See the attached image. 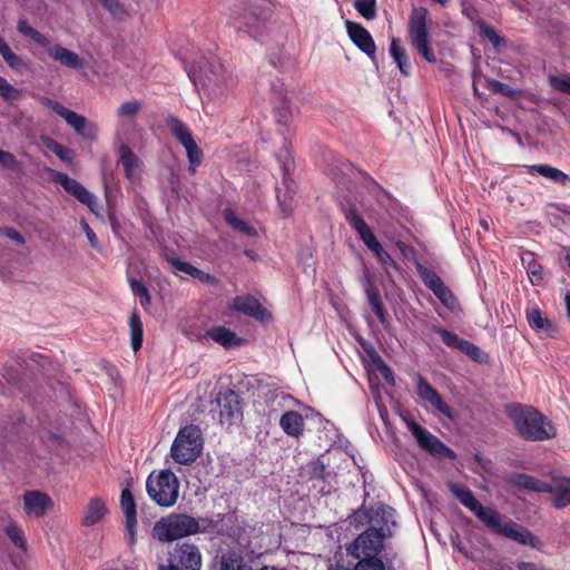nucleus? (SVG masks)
<instances>
[{
	"instance_id": "obj_1",
	"label": "nucleus",
	"mask_w": 570,
	"mask_h": 570,
	"mask_svg": "<svg viewBox=\"0 0 570 570\" xmlns=\"http://www.w3.org/2000/svg\"><path fill=\"white\" fill-rule=\"evenodd\" d=\"M508 414L518 433L529 441H546L557 435L556 428L532 406L512 405Z\"/></svg>"
},
{
	"instance_id": "obj_2",
	"label": "nucleus",
	"mask_w": 570,
	"mask_h": 570,
	"mask_svg": "<svg viewBox=\"0 0 570 570\" xmlns=\"http://www.w3.org/2000/svg\"><path fill=\"white\" fill-rule=\"evenodd\" d=\"M271 10L261 4L238 3L230 9V23L252 38L262 40L269 32Z\"/></svg>"
},
{
	"instance_id": "obj_3",
	"label": "nucleus",
	"mask_w": 570,
	"mask_h": 570,
	"mask_svg": "<svg viewBox=\"0 0 570 570\" xmlns=\"http://www.w3.org/2000/svg\"><path fill=\"white\" fill-rule=\"evenodd\" d=\"M409 41L410 45L428 62H436V55L430 47L429 11L423 7L412 9L409 17Z\"/></svg>"
},
{
	"instance_id": "obj_4",
	"label": "nucleus",
	"mask_w": 570,
	"mask_h": 570,
	"mask_svg": "<svg viewBox=\"0 0 570 570\" xmlns=\"http://www.w3.org/2000/svg\"><path fill=\"white\" fill-rule=\"evenodd\" d=\"M188 75L196 87H202L213 95L223 92L225 69L218 58L202 57Z\"/></svg>"
},
{
	"instance_id": "obj_5",
	"label": "nucleus",
	"mask_w": 570,
	"mask_h": 570,
	"mask_svg": "<svg viewBox=\"0 0 570 570\" xmlns=\"http://www.w3.org/2000/svg\"><path fill=\"white\" fill-rule=\"evenodd\" d=\"M196 518L185 513H170L158 520L153 537L160 542H171L197 533Z\"/></svg>"
},
{
	"instance_id": "obj_6",
	"label": "nucleus",
	"mask_w": 570,
	"mask_h": 570,
	"mask_svg": "<svg viewBox=\"0 0 570 570\" xmlns=\"http://www.w3.org/2000/svg\"><path fill=\"white\" fill-rule=\"evenodd\" d=\"M146 489L148 495L161 507H173L178 499L179 481L169 470L149 474Z\"/></svg>"
},
{
	"instance_id": "obj_7",
	"label": "nucleus",
	"mask_w": 570,
	"mask_h": 570,
	"mask_svg": "<svg viewBox=\"0 0 570 570\" xmlns=\"http://www.w3.org/2000/svg\"><path fill=\"white\" fill-rule=\"evenodd\" d=\"M202 449V432L198 426L191 424L179 430L170 452L177 463L189 464L199 456Z\"/></svg>"
},
{
	"instance_id": "obj_8",
	"label": "nucleus",
	"mask_w": 570,
	"mask_h": 570,
	"mask_svg": "<svg viewBox=\"0 0 570 570\" xmlns=\"http://www.w3.org/2000/svg\"><path fill=\"white\" fill-rule=\"evenodd\" d=\"M167 127L169 128L173 136L180 142L185 148L190 173H195L196 168L200 165L203 153L199 149L191 130L177 117L168 116L166 119Z\"/></svg>"
},
{
	"instance_id": "obj_9",
	"label": "nucleus",
	"mask_w": 570,
	"mask_h": 570,
	"mask_svg": "<svg viewBox=\"0 0 570 570\" xmlns=\"http://www.w3.org/2000/svg\"><path fill=\"white\" fill-rule=\"evenodd\" d=\"M383 529L370 528L362 532L347 548V553L357 559L377 558L383 548Z\"/></svg>"
},
{
	"instance_id": "obj_10",
	"label": "nucleus",
	"mask_w": 570,
	"mask_h": 570,
	"mask_svg": "<svg viewBox=\"0 0 570 570\" xmlns=\"http://www.w3.org/2000/svg\"><path fill=\"white\" fill-rule=\"evenodd\" d=\"M415 393L424 406H430L435 412L450 420L456 417L454 410L443 400L441 394L428 382L425 377L415 374Z\"/></svg>"
},
{
	"instance_id": "obj_11",
	"label": "nucleus",
	"mask_w": 570,
	"mask_h": 570,
	"mask_svg": "<svg viewBox=\"0 0 570 570\" xmlns=\"http://www.w3.org/2000/svg\"><path fill=\"white\" fill-rule=\"evenodd\" d=\"M168 564L177 570H200L202 553L195 544H176L168 554Z\"/></svg>"
},
{
	"instance_id": "obj_12",
	"label": "nucleus",
	"mask_w": 570,
	"mask_h": 570,
	"mask_svg": "<svg viewBox=\"0 0 570 570\" xmlns=\"http://www.w3.org/2000/svg\"><path fill=\"white\" fill-rule=\"evenodd\" d=\"M407 428L415 438L420 448L428 451L430 454L434 456H444L450 460L455 459L454 451L448 448L441 440H439L435 435H433L426 429L422 428L416 422H409Z\"/></svg>"
},
{
	"instance_id": "obj_13",
	"label": "nucleus",
	"mask_w": 570,
	"mask_h": 570,
	"mask_svg": "<svg viewBox=\"0 0 570 570\" xmlns=\"http://www.w3.org/2000/svg\"><path fill=\"white\" fill-rule=\"evenodd\" d=\"M417 272L424 285L433 292L440 302L450 311L458 308V301L443 281L431 269L417 264Z\"/></svg>"
},
{
	"instance_id": "obj_14",
	"label": "nucleus",
	"mask_w": 570,
	"mask_h": 570,
	"mask_svg": "<svg viewBox=\"0 0 570 570\" xmlns=\"http://www.w3.org/2000/svg\"><path fill=\"white\" fill-rule=\"evenodd\" d=\"M55 180L60 184L68 193L75 196L80 203L85 204L92 213H97V197L78 180L70 178L63 173H57Z\"/></svg>"
},
{
	"instance_id": "obj_15",
	"label": "nucleus",
	"mask_w": 570,
	"mask_h": 570,
	"mask_svg": "<svg viewBox=\"0 0 570 570\" xmlns=\"http://www.w3.org/2000/svg\"><path fill=\"white\" fill-rule=\"evenodd\" d=\"M347 35L352 42L372 60L375 59L376 46L371 33L360 23L345 21Z\"/></svg>"
},
{
	"instance_id": "obj_16",
	"label": "nucleus",
	"mask_w": 570,
	"mask_h": 570,
	"mask_svg": "<svg viewBox=\"0 0 570 570\" xmlns=\"http://www.w3.org/2000/svg\"><path fill=\"white\" fill-rule=\"evenodd\" d=\"M219 409L220 423H233L240 416V404L238 395L232 391L219 393L216 399Z\"/></svg>"
},
{
	"instance_id": "obj_17",
	"label": "nucleus",
	"mask_w": 570,
	"mask_h": 570,
	"mask_svg": "<svg viewBox=\"0 0 570 570\" xmlns=\"http://www.w3.org/2000/svg\"><path fill=\"white\" fill-rule=\"evenodd\" d=\"M52 504L50 497L43 492L31 490L23 494V510L29 517H42Z\"/></svg>"
},
{
	"instance_id": "obj_18",
	"label": "nucleus",
	"mask_w": 570,
	"mask_h": 570,
	"mask_svg": "<svg viewBox=\"0 0 570 570\" xmlns=\"http://www.w3.org/2000/svg\"><path fill=\"white\" fill-rule=\"evenodd\" d=\"M549 494L556 509L570 505V478L563 475L553 476L550 480Z\"/></svg>"
},
{
	"instance_id": "obj_19",
	"label": "nucleus",
	"mask_w": 570,
	"mask_h": 570,
	"mask_svg": "<svg viewBox=\"0 0 570 570\" xmlns=\"http://www.w3.org/2000/svg\"><path fill=\"white\" fill-rule=\"evenodd\" d=\"M345 217L370 250L375 252L376 249H381L382 245L355 209L346 212Z\"/></svg>"
},
{
	"instance_id": "obj_20",
	"label": "nucleus",
	"mask_w": 570,
	"mask_h": 570,
	"mask_svg": "<svg viewBox=\"0 0 570 570\" xmlns=\"http://www.w3.org/2000/svg\"><path fill=\"white\" fill-rule=\"evenodd\" d=\"M65 121L82 138L87 140L97 139V125L89 121L85 116H81L72 110H69V112L65 117Z\"/></svg>"
},
{
	"instance_id": "obj_21",
	"label": "nucleus",
	"mask_w": 570,
	"mask_h": 570,
	"mask_svg": "<svg viewBox=\"0 0 570 570\" xmlns=\"http://www.w3.org/2000/svg\"><path fill=\"white\" fill-rule=\"evenodd\" d=\"M230 307L259 321H264L267 316L266 309L254 296L250 295L237 296L234 298Z\"/></svg>"
},
{
	"instance_id": "obj_22",
	"label": "nucleus",
	"mask_w": 570,
	"mask_h": 570,
	"mask_svg": "<svg viewBox=\"0 0 570 570\" xmlns=\"http://www.w3.org/2000/svg\"><path fill=\"white\" fill-rule=\"evenodd\" d=\"M119 161L127 179L137 183L141 177V161L127 145H121L119 148Z\"/></svg>"
},
{
	"instance_id": "obj_23",
	"label": "nucleus",
	"mask_w": 570,
	"mask_h": 570,
	"mask_svg": "<svg viewBox=\"0 0 570 570\" xmlns=\"http://www.w3.org/2000/svg\"><path fill=\"white\" fill-rule=\"evenodd\" d=\"M47 49L48 55L55 61H58L61 66L71 68V69H80L83 67L82 59L72 50H69L60 45H51L49 41V46L45 47Z\"/></svg>"
},
{
	"instance_id": "obj_24",
	"label": "nucleus",
	"mask_w": 570,
	"mask_h": 570,
	"mask_svg": "<svg viewBox=\"0 0 570 570\" xmlns=\"http://www.w3.org/2000/svg\"><path fill=\"white\" fill-rule=\"evenodd\" d=\"M509 482L513 487L537 493H548L550 481H542L525 473H513L509 476Z\"/></svg>"
},
{
	"instance_id": "obj_25",
	"label": "nucleus",
	"mask_w": 570,
	"mask_h": 570,
	"mask_svg": "<svg viewBox=\"0 0 570 570\" xmlns=\"http://www.w3.org/2000/svg\"><path fill=\"white\" fill-rule=\"evenodd\" d=\"M120 504L121 509L125 513V523L126 528L130 535V541H134L135 530L137 527V518H136V504L134 501V497L128 489H124L120 495Z\"/></svg>"
},
{
	"instance_id": "obj_26",
	"label": "nucleus",
	"mask_w": 570,
	"mask_h": 570,
	"mask_svg": "<svg viewBox=\"0 0 570 570\" xmlns=\"http://www.w3.org/2000/svg\"><path fill=\"white\" fill-rule=\"evenodd\" d=\"M499 534L512 539L521 544L534 547L535 538L532 533L514 522H504Z\"/></svg>"
},
{
	"instance_id": "obj_27",
	"label": "nucleus",
	"mask_w": 570,
	"mask_h": 570,
	"mask_svg": "<svg viewBox=\"0 0 570 570\" xmlns=\"http://www.w3.org/2000/svg\"><path fill=\"white\" fill-rule=\"evenodd\" d=\"M279 425L285 434L298 438L304 432V419L296 411H287L279 419Z\"/></svg>"
},
{
	"instance_id": "obj_28",
	"label": "nucleus",
	"mask_w": 570,
	"mask_h": 570,
	"mask_svg": "<svg viewBox=\"0 0 570 570\" xmlns=\"http://www.w3.org/2000/svg\"><path fill=\"white\" fill-rule=\"evenodd\" d=\"M363 285L365 288V294L367 297V302L371 305L373 312L377 316L381 323L385 322V311L383 304L381 302L380 293L370 279L368 276H365L363 279Z\"/></svg>"
},
{
	"instance_id": "obj_29",
	"label": "nucleus",
	"mask_w": 570,
	"mask_h": 570,
	"mask_svg": "<svg viewBox=\"0 0 570 570\" xmlns=\"http://www.w3.org/2000/svg\"><path fill=\"white\" fill-rule=\"evenodd\" d=\"M390 55L397 65L401 73L409 76L411 73V62L405 49L401 46V40L399 38H392Z\"/></svg>"
},
{
	"instance_id": "obj_30",
	"label": "nucleus",
	"mask_w": 570,
	"mask_h": 570,
	"mask_svg": "<svg viewBox=\"0 0 570 570\" xmlns=\"http://www.w3.org/2000/svg\"><path fill=\"white\" fill-rule=\"evenodd\" d=\"M528 170L530 174H538L540 176H543L550 180H553L556 183H560L562 185H566L570 181V177L564 174L562 170L551 167L549 165H532L528 166Z\"/></svg>"
},
{
	"instance_id": "obj_31",
	"label": "nucleus",
	"mask_w": 570,
	"mask_h": 570,
	"mask_svg": "<svg viewBox=\"0 0 570 570\" xmlns=\"http://www.w3.org/2000/svg\"><path fill=\"white\" fill-rule=\"evenodd\" d=\"M473 513L495 533H499L500 529L504 523L502 522L501 517L498 512H495L491 508H484L481 504L476 507Z\"/></svg>"
},
{
	"instance_id": "obj_32",
	"label": "nucleus",
	"mask_w": 570,
	"mask_h": 570,
	"mask_svg": "<svg viewBox=\"0 0 570 570\" xmlns=\"http://www.w3.org/2000/svg\"><path fill=\"white\" fill-rule=\"evenodd\" d=\"M207 336L224 347H232L238 344L236 334L224 326H215L208 330Z\"/></svg>"
},
{
	"instance_id": "obj_33",
	"label": "nucleus",
	"mask_w": 570,
	"mask_h": 570,
	"mask_svg": "<svg viewBox=\"0 0 570 570\" xmlns=\"http://www.w3.org/2000/svg\"><path fill=\"white\" fill-rule=\"evenodd\" d=\"M106 513V507L99 499H91L85 510L82 523L94 525L98 523Z\"/></svg>"
},
{
	"instance_id": "obj_34",
	"label": "nucleus",
	"mask_w": 570,
	"mask_h": 570,
	"mask_svg": "<svg viewBox=\"0 0 570 570\" xmlns=\"http://www.w3.org/2000/svg\"><path fill=\"white\" fill-rule=\"evenodd\" d=\"M130 327V344L135 352H137L142 344L144 330L142 322L136 312H132L129 318Z\"/></svg>"
},
{
	"instance_id": "obj_35",
	"label": "nucleus",
	"mask_w": 570,
	"mask_h": 570,
	"mask_svg": "<svg viewBox=\"0 0 570 570\" xmlns=\"http://www.w3.org/2000/svg\"><path fill=\"white\" fill-rule=\"evenodd\" d=\"M0 55L6 63L13 70H20L27 67L24 60L14 53L10 46L0 37Z\"/></svg>"
},
{
	"instance_id": "obj_36",
	"label": "nucleus",
	"mask_w": 570,
	"mask_h": 570,
	"mask_svg": "<svg viewBox=\"0 0 570 570\" xmlns=\"http://www.w3.org/2000/svg\"><path fill=\"white\" fill-rule=\"evenodd\" d=\"M451 490L455 498L470 511H474L480 502L474 498L472 491L465 487L453 484Z\"/></svg>"
},
{
	"instance_id": "obj_37",
	"label": "nucleus",
	"mask_w": 570,
	"mask_h": 570,
	"mask_svg": "<svg viewBox=\"0 0 570 570\" xmlns=\"http://www.w3.org/2000/svg\"><path fill=\"white\" fill-rule=\"evenodd\" d=\"M527 320L529 325L537 331H548L552 327L551 322L535 307L528 309Z\"/></svg>"
},
{
	"instance_id": "obj_38",
	"label": "nucleus",
	"mask_w": 570,
	"mask_h": 570,
	"mask_svg": "<svg viewBox=\"0 0 570 570\" xmlns=\"http://www.w3.org/2000/svg\"><path fill=\"white\" fill-rule=\"evenodd\" d=\"M46 147L52 151L60 160L65 163H71L75 158V153L72 149L59 144L52 138H46L45 140Z\"/></svg>"
},
{
	"instance_id": "obj_39",
	"label": "nucleus",
	"mask_w": 570,
	"mask_h": 570,
	"mask_svg": "<svg viewBox=\"0 0 570 570\" xmlns=\"http://www.w3.org/2000/svg\"><path fill=\"white\" fill-rule=\"evenodd\" d=\"M17 29L20 33L29 37L31 40H33L41 47L49 46V39L45 35L32 28L26 20H19Z\"/></svg>"
},
{
	"instance_id": "obj_40",
	"label": "nucleus",
	"mask_w": 570,
	"mask_h": 570,
	"mask_svg": "<svg viewBox=\"0 0 570 570\" xmlns=\"http://www.w3.org/2000/svg\"><path fill=\"white\" fill-rule=\"evenodd\" d=\"M129 284L132 293L139 296L140 305L147 308L151 304V297L146 285L141 281L135 278L130 279Z\"/></svg>"
},
{
	"instance_id": "obj_41",
	"label": "nucleus",
	"mask_w": 570,
	"mask_h": 570,
	"mask_svg": "<svg viewBox=\"0 0 570 570\" xmlns=\"http://www.w3.org/2000/svg\"><path fill=\"white\" fill-rule=\"evenodd\" d=\"M4 532L14 546H17L18 548H20L22 550H26V541H24L22 531L17 522L10 521L4 527Z\"/></svg>"
},
{
	"instance_id": "obj_42",
	"label": "nucleus",
	"mask_w": 570,
	"mask_h": 570,
	"mask_svg": "<svg viewBox=\"0 0 570 570\" xmlns=\"http://www.w3.org/2000/svg\"><path fill=\"white\" fill-rule=\"evenodd\" d=\"M354 8L366 20H373L376 17V0H355Z\"/></svg>"
},
{
	"instance_id": "obj_43",
	"label": "nucleus",
	"mask_w": 570,
	"mask_h": 570,
	"mask_svg": "<svg viewBox=\"0 0 570 570\" xmlns=\"http://www.w3.org/2000/svg\"><path fill=\"white\" fill-rule=\"evenodd\" d=\"M435 332L440 334L443 343L449 347H453L460 351L463 344L465 343V340L460 338L456 334L445 328L436 327Z\"/></svg>"
},
{
	"instance_id": "obj_44",
	"label": "nucleus",
	"mask_w": 570,
	"mask_h": 570,
	"mask_svg": "<svg viewBox=\"0 0 570 570\" xmlns=\"http://www.w3.org/2000/svg\"><path fill=\"white\" fill-rule=\"evenodd\" d=\"M141 109V105L137 100L124 102L117 110V116L121 119H132Z\"/></svg>"
},
{
	"instance_id": "obj_45",
	"label": "nucleus",
	"mask_w": 570,
	"mask_h": 570,
	"mask_svg": "<svg viewBox=\"0 0 570 570\" xmlns=\"http://www.w3.org/2000/svg\"><path fill=\"white\" fill-rule=\"evenodd\" d=\"M99 2L110 12L117 20H124L127 11L118 0H99Z\"/></svg>"
},
{
	"instance_id": "obj_46",
	"label": "nucleus",
	"mask_w": 570,
	"mask_h": 570,
	"mask_svg": "<svg viewBox=\"0 0 570 570\" xmlns=\"http://www.w3.org/2000/svg\"><path fill=\"white\" fill-rule=\"evenodd\" d=\"M0 96L6 101L12 102L20 97V91L9 83L6 78L0 76Z\"/></svg>"
},
{
	"instance_id": "obj_47",
	"label": "nucleus",
	"mask_w": 570,
	"mask_h": 570,
	"mask_svg": "<svg viewBox=\"0 0 570 570\" xmlns=\"http://www.w3.org/2000/svg\"><path fill=\"white\" fill-rule=\"evenodd\" d=\"M226 219L228 224H230L235 229L248 235L254 236L256 234V230L254 227L248 226L246 222L237 218L232 212H228L226 214Z\"/></svg>"
},
{
	"instance_id": "obj_48",
	"label": "nucleus",
	"mask_w": 570,
	"mask_h": 570,
	"mask_svg": "<svg viewBox=\"0 0 570 570\" xmlns=\"http://www.w3.org/2000/svg\"><path fill=\"white\" fill-rule=\"evenodd\" d=\"M480 33L482 37L487 38L494 48H500L504 43V39L501 38L492 27L485 23H480Z\"/></svg>"
},
{
	"instance_id": "obj_49",
	"label": "nucleus",
	"mask_w": 570,
	"mask_h": 570,
	"mask_svg": "<svg viewBox=\"0 0 570 570\" xmlns=\"http://www.w3.org/2000/svg\"><path fill=\"white\" fill-rule=\"evenodd\" d=\"M549 82L553 89L570 95V75L550 76Z\"/></svg>"
},
{
	"instance_id": "obj_50",
	"label": "nucleus",
	"mask_w": 570,
	"mask_h": 570,
	"mask_svg": "<svg viewBox=\"0 0 570 570\" xmlns=\"http://www.w3.org/2000/svg\"><path fill=\"white\" fill-rule=\"evenodd\" d=\"M549 82L553 89L570 95V75L550 76Z\"/></svg>"
},
{
	"instance_id": "obj_51",
	"label": "nucleus",
	"mask_w": 570,
	"mask_h": 570,
	"mask_svg": "<svg viewBox=\"0 0 570 570\" xmlns=\"http://www.w3.org/2000/svg\"><path fill=\"white\" fill-rule=\"evenodd\" d=\"M354 570H385V566L379 558H365L358 560Z\"/></svg>"
},
{
	"instance_id": "obj_52",
	"label": "nucleus",
	"mask_w": 570,
	"mask_h": 570,
	"mask_svg": "<svg viewBox=\"0 0 570 570\" xmlns=\"http://www.w3.org/2000/svg\"><path fill=\"white\" fill-rule=\"evenodd\" d=\"M487 87L495 94H501L505 97H512L514 94V90L507 83H503L495 79H488L487 80Z\"/></svg>"
},
{
	"instance_id": "obj_53",
	"label": "nucleus",
	"mask_w": 570,
	"mask_h": 570,
	"mask_svg": "<svg viewBox=\"0 0 570 570\" xmlns=\"http://www.w3.org/2000/svg\"><path fill=\"white\" fill-rule=\"evenodd\" d=\"M39 101L43 107L51 109L52 111H55L57 115H59L63 119L70 110V109L66 108L65 106H62L61 104H59L58 101H55L48 97H40Z\"/></svg>"
},
{
	"instance_id": "obj_54",
	"label": "nucleus",
	"mask_w": 570,
	"mask_h": 570,
	"mask_svg": "<svg viewBox=\"0 0 570 570\" xmlns=\"http://www.w3.org/2000/svg\"><path fill=\"white\" fill-rule=\"evenodd\" d=\"M168 263L178 272L185 273L194 278L197 267L191 264L180 261L179 258H168Z\"/></svg>"
},
{
	"instance_id": "obj_55",
	"label": "nucleus",
	"mask_w": 570,
	"mask_h": 570,
	"mask_svg": "<svg viewBox=\"0 0 570 570\" xmlns=\"http://www.w3.org/2000/svg\"><path fill=\"white\" fill-rule=\"evenodd\" d=\"M197 533H214L217 530L218 521L209 518L196 519Z\"/></svg>"
},
{
	"instance_id": "obj_56",
	"label": "nucleus",
	"mask_w": 570,
	"mask_h": 570,
	"mask_svg": "<svg viewBox=\"0 0 570 570\" xmlns=\"http://www.w3.org/2000/svg\"><path fill=\"white\" fill-rule=\"evenodd\" d=\"M376 256L377 261L381 263L382 267L387 272L389 268H396V264L394 259L391 257V255L384 250V248L381 246V249H376L373 252Z\"/></svg>"
},
{
	"instance_id": "obj_57",
	"label": "nucleus",
	"mask_w": 570,
	"mask_h": 570,
	"mask_svg": "<svg viewBox=\"0 0 570 570\" xmlns=\"http://www.w3.org/2000/svg\"><path fill=\"white\" fill-rule=\"evenodd\" d=\"M528 276L530 278V282L532 285H538L543 279V272L540 264L537 262L531 264L529 263V266L527 268Z\"/></svg>"
},
{
	"instance_id": "obj_58",
	"label": "nucleus",
	"mask_w": 570,
	"mask_h": 570,
	"mask_svg": "<svg viewBox=\"0 0 570 570\" xmlns=\"http://www.w3.org/2000/svg\"><path fill=\"white\" fill-rule=\"evenodd\" d=\"M277 159L278 161L282 164V168H283V171H284V183H286L287 180V174L289 171V168H291V155H289V151L287 149H284L279 153V155L277 156Z\"/></svg>"
},
{
	"instance_id": "obj_59",
	"label": "nucleus",
	"mask_w": 570,
	"mask_h": 570,
	"mask_svg": "<svg viewBox=\"0 0 570 570\" xmlns=\"http://www.w3.org/2000/svg\"><path fill=\"white\" fill-rule=\"evenodd\" d=\"M222 570H252L248 566L242 563L240 561L234 559H223L222 560Z\"/></svg>"
},
{
	"instance_id": "obj_60",
	"label": "nucleus",
	"mask_w": 570,
	"mask_h": 570,
	"mask_svg": "<svg viewBox=\"0 0 570 570\" xmlns=\"http://www.w3.org/2000/svg\"><path fill=\"white\" fill-rule=\"evenodd\" d=\"M307 468H308V473H309L311 478L317 479V478L323 476L325 468L321 461H318V460L312 461L308 463Z\"/></svg>"
},
{
	"instance_id": "obj_61",
	"label": "nucleus",
	"mask_w": 570,
	"mask_h": 570,
	"mask_svg": "<svg viewBox=\"0 0 570 570\" xmlns=\"http://www.w3.org/2000/svg\"><path fill=\"white\" fill-rule=\"evenodd\" d=\"M0 165L9 169H14L17 167V160L12 154L2 150L0 153Z\"/></svg>"
},
{
	"instance_id": "obj_62",
	"label": "nucleus",
	"mask_w": 570,
	"mask_h": 570,
	"mask_svg": "<svg viewBox=\"0 0 570 570\" xmlns=\"http://www.w3.org/2000/svg\"><path fill=\"white\" fill-rule=\"evenodd\" d=\"M277 199L283 213L288 215L292 212V196L289 193H285L283 196L277 194Z\"/></svg>"
},
{
	"instance_id": "obj_63",
	"label": "nucleus",
	"mask_w": 570,
	"mask_h": 570,
	"mask_svg": "<svg viewBox=\"0 0 570 570\" xmlns=\"http://www.w3.org/2000/svg\"><path fill=\"white\" fill-rule=\"evenodd\" d=\"M377 370L380 371V373L382 374L386 382L394 385L393 372L382 360H380L377 363Z\"/></svg>"
},
{
	"instance_id": "obj_64",
	"label": "nucleus",
	"mask_w": 570,
	"mask_h": 570,
	"mask_svg": "<svg viewBox=\"0 0 570 570\" xmlns=\"http://www.w3.org/2000/svg\"><path fill=\"white\" fill-rule=\"evenodd\" d=\"M461 352L465 353L466 355L471 356L473 360H478L480 356V348L472 344L469 341H465L463 346L460 350Z\"/></svg>"
}]
</instances>
